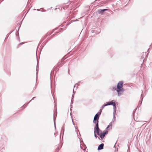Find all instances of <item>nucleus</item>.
Returning <instances> with one entry per match:
<instances>
[{
  "mask_svg": "<svg viewBox=\"0 0 152 152\" xmlns=\"http://www.w3.org/2000/svg\"><path fill=\"white\" fill-rule=\"evenodd\" d=\"M123 83L122 81H120L117 85L116 89L118 96L121 95L124 91V89L122 88Z\"/></svg>",
  "mask_w": 152,
  "mask_h": 152,
  "instance_id": "f257e3e1",
  "label": "nucleus"
},
{
  "mask_svg": "<svg viewBox=\"0 0 152 152\" xmlns=\"http://www.w3.org/2000/svg\"><path fill=\"white\" fill-rule=\"evenodd\" d=\"M100 114H98L97 113L95 115L93 121L94 123L96 124L97 123V122H98V119H99V115Z\"/></svg>",
  "mask_w": 152,
  "mask_h": 152,
  "instance_id": "f03ea898",
  "label": "nucleus"
},
{
  "mask_svg": "<svg viewBox=\"0 0 152 152\" xmlns=\"http://www.w3.org/2000/svg\"><path fill=\"white\" fill-rule=\"evenodd\" d=\"M99 125L98 122L96 124V126L94 128V133H96L98 135H99Z\"/></svg>",
  "mask_w": 152,
  "mask_h": 152,
  "instance_id": "7ed1b4c3",
  "label": "nucleus"
},
{
  "mask_svg": "<svg viewBox=\"0 0 152 152\" xmlns=\"http://www.w3.org/2000/svg\"><path fill=\"white\" fill-rule=\"evenodd\" d=\"M108 133V131H104L103 133L99 134V135L100 136V138L101 139H102L104 137L105 135L106 134H107Z\"/></svg>",
  "mask_w": 152,
  "mask_h": 152,
  "instance_id": "20e7f679",
  "label": "nucleus"
},
{
  "mask_svg": "<svg viewBox=\"0 0 152 152\" xmlns=\"http://www.w3.org/2000/svg\"><path fill=\"white\" fill-rule=\"evenodd\" d=\"M104 144L102 143L98 147V150H100L102 149L103 148Z\"/></svg>",
  "mask_w": 152,
  "mask_h": 152,
  "instance_id": "39448f33",
  "label": "nucleus"
},
{
  "mask_svg": "<svg viewBox=\"0 0 152 152\" xmlns=\"http://www.w3.org/2000/svg\"><path fill=\"white\" fill-rule=\"evenodd\" d=\"M107 9H104L103 10H98V12L99 14L102 13L103 12L107 10Z\"/></svg>",
  "mask_w": 152,
  "mask_h": 152,
  "instance_id": "423d86ee",
  "label": "nucleus"
},
{
  "mask_svg": "<svg viewBox=\"0 0 152 152\" xmlns=\"http://www.w3.org/2000/svg\"><path fill=\"white\" fill-rule=\"evenodd\" d=\"M110 105H113V106L114 107L116 108V104L115 103V102H113V101H111L110 102Z\"/></svg>",
  "mask_w": 152,
  "mask_h": 152,
  "instance_id": "0eeeda50",
  "label": "nucleus"
},
{
  "mask_svg": "<svg viewBox=\"0 0 152 152\" xmlns=\"http://www.w3.org/2000/svg\"><path fill=\"white\" fill-rule=\"evenodd\" d=\"M112 123H110L108 125L107 129H112Z\"/></svg>",
  "mask_w": 152,
  "mask_h": 152,
  "instance_id": "6e6552de",
  "label": "nucleus"
},
{
  "mask_svg": "<svg viewBox=\"0 0 152 152\" xmlns=\"http://www.w3.org/2000/svg\"><path fill=\"white\" fill-rule=\"evenodd\" d=\"M110 102H108L106 104H104L102 106V108L103 109L105 106L108 105H110Z\"/></svg>",
  "mask_w": 152,
  "mask_h": 152,
  "instance_id": "1a4fd4ad",
  "label": "nucleus"
},
{
  "mask_svg": "<svg viewBox=\"0 0 152 152\" xmlns=\"http://www.w3.org/2000/svg\"><path fill=\"white\" fill-rule=\"evenodd\" d=\"M94 136H95V137H97V136H96V135L95 134V133Z\"/></svg>",
  "mask_w": 152,
  "mask_h": 152,
  "instance_id": "9d476101",
  "label": "nucleus"
}]
</instances>
